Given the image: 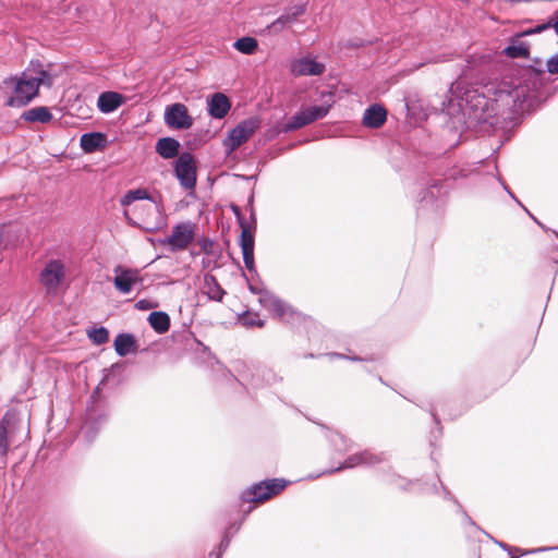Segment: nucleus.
<instances>
[{"mask_svg": "<svg viewBox=\"0 0 558 558\" xmlns=\"http://www.w3.org/2000/svg\"><path fill=\"white\" fill-rule=\"evenodd\" d=\"M135 306H136V308L142 310V311H143V310H147V308L153 307V305L150 304V302H149V301H147V300H140V301H137V303L135 304Z\"/></svg>", "mask_w": 558, "mask_h": 558, "instance_id": "43", "label": "nucleus"}, {"mask_svg": "<svg viewBox=\"0 0 558 558\" xmlns=\"http://www.w3.org/2000/svg\"><path fill=\"white\" fill-rule=\"evenodd\" d=\"M89 339L95 344H104L109 340V332L105 327L93 328L87 331Z\"/></svg>", "mask_w": 558, "mask_h": 558, "instance_id": "33", "label": "nucleus"}, {"mask_svg": "<svg viewBox=\"0 0 558 558\" xmlns=\"http://www.w3.org/2000/svg\"><path fill=\"white\" fill-rule=\"evenodd\" d=\"M27 122L49 123L52 120V114L47 107H34L24 111L21 116Z\"/></svg>", "mask_w": 558, "mask_h": 558, "instance_id": "23", "label": "nucleus"}, {"mask_svg": "<svg viewBox=\"0 0 558 558\" xmlns=\"http://www.w3.org/2000/svg\"><path fill=\"white\" fill-rule=\"evenodd\" d=\"M16 415L7 412L0 421V454L5 456L9 450V436L14 432Z\"/></svg>", "mask_w": 558, "mask_h": 558, "instance_id": "18", "label": "nucleus"}, {"mask_svg": "<svg viewBox=\"0 0 558 558\" xmlns=\"http://www.w3.org/2000/svg\"><path fill=\"white\" fill-rule=\"evenodd\" d=\"M264 377L268 384H274L278 380V376L271 369L266 371Z\"/></svg>", "mask_w": 558, "mask_h": 558, "instance_id": "41", "label": "nucleus"}, {"mask_svg": "<svg viewBox=\"0 0 558 558\" xmlns=\"http://www.w3.org/2000/svg\"><path fill=\"white\" fill-rule=\"evenodd\" d=\"M386 459L387 458H386L385 453H374L369 450H364L362 452H359V453L348 457L344 460V462L341 463L339 466H337L333 470L325 471V472H323V474L333 473L336 471H340L343 469H352L357 465L373 466V465H376L378 463L386 461Z\"/></svg>", "mask_w": 558, "mask_h": 558, "instance_id": "12", "label": "nucleus"}, {"mask_svg": "<svg viewBox=\"0 0 558 558\" xmlns=\"http://www.w3.org/2000/svg\"><path fill=\"white\" fill-rule=\"evenodd\" d=\"M329 106H312L303 110L308 123H313L327 116Z\"/></svg>", "mask_w": 558, "mask_h": 558, "instance_id": "31", "label": "nucleus"}, {"mask_svg": "<svg viewBox=\"0 0 558 558\" xmlns=\"http://www.w3.org/2000/svg\"><path fill=\"white\" fill-rule=\"evenodd\" d=\"M100 386H97L90 396V404L87 405L86 418L82 426V432L85 433L88 438L95 436L107 417L105 413H100L97 409L96 404L100 401Z\"/></svg>", "mask_w": 558, "mask_h": 558, "instance_id": "10", "label": "nucleus"}, {"mask_svg": "<svg viewBox=\"0 0 558 558\" xmlns=\"http://www.w3.org/2000/svg\"><path fill=\"white\" fill-rule=\"evenodd\" d=\"M2 84L5 88L12 89L13 95L5 101L9 107L26 106L38 94L36 82L33 81V75L27 72H24L21 77H7Z\"/></svg>", "mask_w": 558, "mask_h": 558, "instance_id": "2", "label": "nucleus"}, {"mask_svg": "<svg viewBox=\"0 0 558 558\" xmlns=\"http://www.w3.org/2000/svg\"><path fill=\"white\" fill-rule=\"evenodd\" d=\"M207 106L210 117L214 119H223L231 108V102L225 94L215 93L208 98Z\"/></svg>", "mask_w": 558, "mask_h": 558, "instance_id": "16", "label": "nucleus"}, {"mask_svg": "<svg viewBox=\"0 0 558 558\" xmlns=\"http://www.w3.org/2000/svg\"><path fill=\"white\" fill-rule=\"evenodd\" d=\"M229 543H230V539L228 537V535L226 534L225 537L222 538L221 543H220V548L222 550H226L229 546Z\"/></svg>", "mask_w": 558, "mask_h": 558, "instance_id": "46", "label": "nucleus"}, {"mask_svg": "<svg viewBox=\"0 0 558 558\" xmlns=\"http://www.w3.org/2000/svg\"><path fill=\"white\" fill-rule=\"evenodd\" d=\"M241 226L242 231L240 235V246L242 250L243 262L248 271L255 272L256 268L254 262V235L248 227L244 226L243 223H241Z\"/></svg>", "mask_w": 558, "mask_h": 558, "instance_id": "15", "label": "nucleus"}, {"mask_svg": "<svg viewBox=\"0 0 558 558\" xmlns=\"http://www.w3.org/2000/svg\"><path fill=\"white\" fill-rule=\"evenodd\" d=\"M195 235V225L191 222H181L172 228L171 234L161 240L162 245H168L171 252L186 250L193 242Z\"/></svg>", "mask_w": 558, "mask_h": 558, "instance_id": "7", "label": "nucleus"}, {"mask_svg": "<svg viewBox=\"0 0 558 558\" xmlns=\"http://www.w3.org/2000/svg\"><path fill=\"white\" fill-rule=\"evenodd\" d=\"M448 191L446 181L432 179L418 194L420 209L438 211L446 203Z\"/></svg>", "mask_w": 558, "mask_h": 558, "instance_id": "3", "label": "nucleus"}, {"mask_svg": "<svg viewBox=\"0 0 558 558\" xmlns=\"http://www.w3.org/2000/svg\"><path fill=\"white\" fill-rule=\"evenodd\" d=\"M241 323L246 327H263L265 325V322L263 319H259L257 315H252L250 313H246L241 318Z\"/></svg>", "mask_w": 558, "mask_h": 558, "instance_id": "36", "label": "nucleus"}, {"mask_svg": "<svg viewBox=\"0 0 558 558\" xmlns=\"http://www.w3.org/2000/svg\"><path fill=\"white\" fill-rule=\"evenodd\" d=\"M547 71L550 74H558V54L553 56L547 60Z\"/></svg>", "mask_w": 558, "mask_h": 558, "instance_id": "37", "label": "nucleus"}, {"mask_svg": "<svg viewBox=\"0 0 558 558\" xmlns=\"http://www.w3.org/2000/svg\"><path fill=\"white\" fill-rule=\"evenodd\" d=\"M65 278V266L60 259L48 260L39 274V282L48 294H57Z\"/></svg>", "mask_w": 558, "mask_h": 558, "instance_id": "6", "label": "nucleus"}, {"mask_svg": "<svg viewBox=\"0 0 558 558\" xmlns=\"http://www.w3.org/2000/svg\"><path fill=\"white\" fill-rule=\"evenodd\" d=\"M387 118L386 109L377 104L369 106L363 116V124L367 128L377 129L381 126Z\"/></svg>", "mask_w": 558, "mask_h": 558, "instance_id": "19", "label": "nucleus"}, {"mask_svg": "<svg viewBox=\"0 0 558 558\" xmlns=\"http://www.w3.org/2000/svg\"><path fill=\"white\" fill-rule=\"evenodd\" d=\"M122 102V95L116 92H105L99 95L97 105L102 113H110L118 109Z\"/></svg>", "mask_w": 558, "mask_h": 558, "instance_id": "20", "label": "nucleus"}, {"mask_svg": "<svg viewBox=\"0 0 558 558\" xmlns=\"http://www.w3.org/2000/svg\"><path fill=\"white\" fill-rule=\"evenodd\" d=\"M310 123L302 110L299 113L292 116L290 120L282 126L281 131L284 133H290Z\"/></svg>", "mask_w": 558, "mask_h": 558, "instance_id": "28", "label": "nucleus"}, {"mask_svg": "<svg viewBox=\"0 0 558 558\" xmlns=\"http://www.w3.org/2000/svg\"><path fill=\"white\" fill-rule=\"evenodd\" d=\"M233 46L238 51L244 54H252L257 49L258 43L253 37H242L239 38Z\"/></svg>", "mask_w": 558, "mask_h": 558, "instance_id": "30", "label": "nucleus"}, {"mask_svg": "<svg viewBox=\"0 0 558 558\" xmlns=\"http://www.w3.org/2000/svg\"><path fill=\"white\" fill-rule=\"evenodd\" d=\"M80 144L85 153L92 154L105 146L106 136L99 132L85 133L81 136Z\"/></svg>", "mask_w": 558, "mask_h": 558, "instance_id": "21", "label": "nucleus"}, {"mask_svg": "<svg viewBox=\"0 0 558 558\" xmlns=\"http://www.w3.org/2000/svg\"><path fill=\"white\" fill-rule=\"evenodd\" d=\"M553 27L551 25V17L549 19V21L547 23H544V24H541V25H537L535 28H534V33H542L544 32L545 29L547 28H550Z\"/></svg>", "mask_w": 558, "mask_h": 558, "instance_id": "42", "label": "nucleus"}, {"mask_svg": "<svg viewBox=\"0 0 558 558\" xmlns=\"http://www.w3.org/2000/svg\"><path fill=\"white\" fill-rule=\"evenodd\" d=\"M306 11V4H295L289 8L283 14H281L277 20H275L270 25L269 29L272 32H280L287 25L295 22L301 15H303Z\"/></svg>", "mask_w": 558, "mask_h": 558, "instance_id": "17", "label": "nucleus"}, {"mask_svg": "<svg viewBox=\"0 0 558 558\" xmlns=\"http://www.w3.org/2000/svg\"><path fill=\"white\" fill-rule=\"evenodd\" d=\"M328 356L330 359H345V360H350V361H368V359H362L360 356H355V355H345V354H341V353H336V352H332V353H329Z\"/></svg>", "mask_w": 558, "mask_h": 558, "instance_id": "38", "label": "nucleus"}, {"mask_svg": "<svg viewBox=\"0 0 558 558\" xmlns=\"http://www.w3.org/2000/svg\"><path fill=\"white\" fill-rule=\"evenodd\" d=\"M174 174L185 190H194L196 185V165L190 153H182L174 161Z\"/></svg>", "mask_w": 558, "mask_h": 558, "instance_id": "9", "label": "nucleus"}, {"mask_svg": "<svg viewBox=\"0 0 558 558\" xmlns=\"http://www.w3.org/2000/svg\"><path fill=\"white\" fill-rule=\"evenodd\" d=\"M199 245L202 247V250L209 254L210 253V248L213 246V242L209 240V239H203L201 242H199Z\"/></svg>", "mask_w": 558, "mask_h": 558, "instance_id": "40", "label": "nucleus"}, {"mask_svg": "<svg viewBox=\"0 0 558 558\" xmlns=\"http://www.w3.org/2000/svg\"><path fill=\"white\" fill-rule=\"evenodd\" d=\"M551 25L558 36V14L551 16Z\"/></svg>", "mask_w": 558, "mask_h": 558, "instance_id": "47", "label": "nucleus"}, {"mask_svg": "<svg viewBox=\"0 0 558 558\" xmlns=\"http://www.w3.org/2000/svg\"><path fill=\"white\" fill-rule=\"evenodd\" d=\"M328 439L338 452H347L352 448V442L337 432H330Z\"/></svg>", "mask_w": 558, "mask_h": 558, "instance_id": "29", "label": "nucleus"}, {"mask_svg": "<svg viewBox=\"0 0 558 558\" xmlns=\"http://www.w3.org/2000/svg\"><path fill=\"white\" fill-rule=\"evenodd\" d=\"M290 70L294 76H316L325 72V64L315 58L303 57L293 60Z\"/></svg>", "mask_w": 558, "mask_h": 558, "instance_id": "14", "label": "nucleus"}, {"mask_svg": "<svg viewBox=\"0 0 558 558\" xmlns=\"http://www.w3.org/2000/svg\"><path fill=\"white\" fill-rule=\"evenodd\" d=\"M286 485L287 482L284 480H265L243 490L241 499L244 502H263L282 492Z\"/></svg>", "mask_w": 558, "mask_h": 558, "instance_id": "4", "label": "nucleus"}, {"mask_svg": "<svg viewBox=\"0 0 558 558\" xmlns=\"http://www.w3.org/2000/svg\"><path fill=\"white\" fill-rule=\"evenodd\" d=\"M248 288H250V291H251V292H253L254 294H258V298H260V296H262V293H263V292H269L268 290L259 289V288H257V287H255V286H253V284H250V286H248Z\"/></svg>", "mask_w": 558, "mask_h": 558, "instance_id": "44", "label": "nucleus"}, {"mask_svg": "<svg viewBox=\"0 0 558 558\" xmlns=\"http://www.w3.org/2000/svg\"><path fill=\"white\" fill-rule=\"evenodd\" d=\"M116 277L113 279L114 288L122 294H129L133 287L142 283L143 279L137 269L116 266L113 269Z\"/></svg>", "mask_w": 558, "mask_h": 558, "instance_id": "13", "label": "nucleus"}, {"mask_svg": "<svg viewBox=\"0 0 558 558\" xmlns=\"http://www.w3.org/2000/svg\"><path fill=\"white\" fill-rule=\"evenodd\" d=\"M124 216L126 217L129 223H132L131 218L129 217V211L124 210Z\"/></svg>", "mask_w": 558, "mask_h": 558, "instance_id": "49", "label": "nucleus"}, {"mask_svg": "<svg viewBox=\"0 0 558 558\" xmlns=\"http://www.w3.org/2000/svg\"><path fill=\"white\" fill-rule=\"evenodd\" d=\"M445 497L449 496V492L444 488Z\"/></svg>", "mask_w": 558, "mask_h": 558, "instance_id": "50", "label": "nucleus"}, {"mask_svg": "<svg viewBox=\"0 0 558 558\" xmlns=\"http://www.w3.org/2000/svg\"><path fill=\"white\" fill-rule=\"evenodd\" d=\"M554 549H558V546H555V547H539V548H533V549L525 550V551H521L519 548H514L515 551H520V555L536 554V553L548 551V550H554Z\"/></svg>", "mask_w": 558, "mask_h": 558, "instance_id": "39", "label": "nucleus"}, {"mask_svg": "<svg viewBox=\"0 0 558 558\" xmlns=\"http://www.w3.org/2000/svg\"><path fill=\"white\" fill-rule=\"evenodd\" d=\"M494 543L497 544L500 548H502L504 550H507L509 553H511L512 550V547H510L509 545H507L506 543H502V542H499V541H496L494 539Z\"/></svg>", "mask_w": 558, "mask_h": 558, "instance_id": "45", "label": "nucleus"}, {"mask_svg": "<svg viewBox=\"0 0 558 558\" xmlns=\"http://www.w3.org/2000/svg\"><path fill=\"white\" fill-rule=\"evenodd\" d=\"M33 81L36 82L37 90L39 89V86L50 88L53 84V77L45 70H39L35 76L33 75Z\"/></svg>", "mask_w": 558, "mask_h": 558, "instance_id": "34", "label": "nucleus"}, {"mask_svg": "<svg viewBox=\"0 0 558 558\" xmlns=\"http://www.w3.org/2000/svg\"><path fill=\"white\" fill-rule=\"evenodd\" d=\"M555 234H556V235H557V238H558V232H555Z\"/></svg>", "mask_w": 558, "mask_h": 558, "instance_id": "51", "label": "nucleus"}, {"mask_svg": "<svg viewBox=\"0 0 558 558\" xmlns=\"http://www.w3.org/2000/svg\"><path fill=\"white\" fill-rule=\"evenodd\" d=\"M259 126L260 119L258 117H250L241 121L229 132L228 136L222 142L226 153L230 155L236 150L259 129Z\"/></svg>", "mask_w": 558, "mask_h": 558, "instance_id": "5", "label": "nucleus"}, {"mask_svg": "<svg viewBox=\"0 0 558 558\" xmlns=\"http://www.w3.org/2000/svg\"><path fill=\"white\" fill-rule=\"evenodd\" d=\"M258 302L274 317L283 322L290 323L291 320L299 317V313H296L288 303L271 292H263L262 296L258 298Z\"/></svg>", "mask_w": 558, "mask_h": 558, "instance_id": "8", "label": "nucleus"}, {"mask_svg": "<svg viewBox=\"0 0 558 558\" xmlns=\"http://www.w3.org/2000/svg\"><path fill=\"white\" fill-rule=\"evenodd\" d=\"M499 182L502 187L508 192V194L523 208V210L535 221L542 229L546 230V227L533 215L529 211V209L514 196V194L509 190L508 185L499 178Z\"/></svg>", "mask_w": 558, "mask_h": 558, "instance_id": "35", "label": "nucleus"}, {"mask_svg": "<svg viewBox=\"0 0 558 558\" xmlns=\"http://www.w3.org/2000/svg\"><path fill=\"white\" fill-rule=\"evenodd\" d=\"M135 347V339L131 333H120L114 339V350L119 356L128 355Z\"/></svg>", "mask_w": 558, "mask_h": 558, "instance_id": "26", "label": "nucleus"}, {"mask_svg": "<svg viewBox=\"0 0 558 558\" xmlns=\"http://www.w3.org/2000/svg\"><path fill=\"white\" fill-rule=\"evenodd\" d=\"M150 199V195L145 189H135L128 191L121 198L120 203L123 207H128L136 201Z\"/></svg>", "mask_w": 558, "mask_h": 558, "instance_id": "27", "label": "nucleus"}, {"mask_svg": "<svg viewBox=\"0 0 558 558\" xmlns=\"http://www.w3.org/2000/svg\"><path fill=\"white\" fill-rule=\"evenodd\" d=\"M462 85V82L452 84L450 92L459 100L458 106L468 118L469 126L485 133L507 128L526 109L531 97L527 86L507 81L487 87V95Z\"/></svg>", "mask_w": 558, "mask_h": 558, "instance_id": "1", "label": "nucleus"}, {"mask_svg": "<svg viewBox=\"0 0 558 558\" xmlns=\"http://www.w3.org/2000/svg\"><path fill=\"white\" fill-rule=\"evenodd\" d=\"M150 327L158 333H165L170 328V317L165 312H153L148 316Z\"/></svg>", "mask_w": 558, "mask_h": 558, "instance_id": "25", "label": "nucleus"}, {"mask_svg": "<svg viewBox=\"0 0 558 558\" xmlns=\"http://www.w3.org/2000/svg\"><path fill=\"white\" fill-rule=\"evenodd\" d=\"M165 122L172 129L186 130L193 125L194 120L189 114L185 105L175 102L166 107Z\"/></svg>", "mask_w": 558, "mask_h": 558, "instance_id": "11", "label": "nucleus"}, {"mask_svg": "<svg viewBox=\"0 0 558 558\" xmlns=\"http://www.w3.org/2000/svg\"><path fill=\"white\" fill-rule=\"evenodd\" d=\"M505 52L510 58H527L530 54L529 47L524 43L518 45H510L505 49Z\"/></svg>", "mask_w": 558, "mask_h": 558, "instance_id": "32", "label": "nucleus"}, {"mask_svg": "<svg viewBox=\"0 0 558 558\" xmlns=\"http://www.w3.org/2000/svg\"><path fill=\"white\" fill-rule=\"evenodd\" d=\"M204 292L214 301H221L226 293L217 279L210 274L204 277Z\"/></svg>", "mask_w": 558, "mask_h": 558, "instance_id": "24", "label": "nucleus"}, {"mask_svg": "<svg viewBox=\"0 0 558 558\" xmlns=\"http://www.w3.org/2000/svg\"><path fill=\"white\" fill-rule=\"evenodd\" d=\"M147 210H148V211H153V213H159V208H158V206H157V205H154V206H151V205H150V206H148V207H147Z\"/></svg>", "mask_w": 558, "mask_h": 558, "instance_id": "48", "label": "nucleus"}, {"mask_svg": "<svg viewBox=\"0 0 558 558\" xmlns=\"http://www.w3.org/2000/svg\"><path fill=\"white\" fill-rule=\"evenodd\" d=\"M180 143L172 137L159 138L156 143V151L163 159H171L178 156Z\"/></svg>", "mask_w": 558, "mask_h": 558, "instance_id": "22", "label": "nucleus"}]
</instances>
